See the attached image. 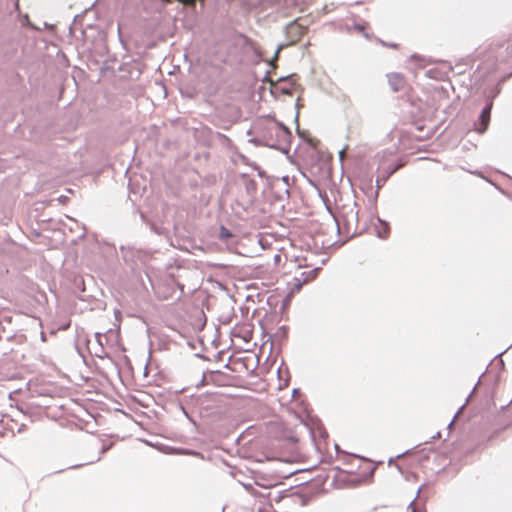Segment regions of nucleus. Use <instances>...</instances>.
Masks as SVG:
<instances>
[{"label": "nucleus", "instance_id": "nucleus-1", "mask_svg": "<svg viewBox=\"0 0 512 512\" xmlns=\"http://www.w3.org/2000/svg\"><path fill=\"white\" fill-rule=\"evenodd\" d=\"M388 79L393 91L397 92L403 89L405 85V79L401 74L392 73L388 76Z\"/></svg>", "mask_w": 512, "mask_h": 512}, {"label": "nucleus", "instance_id": "nucleus-2", "mask_svg": "<svg viewBox=\"0 0 512 512\" xmlns=\"http://www.w3.org/2000/svg\"><path fill=\"white\" fill-rule=\"evenodd\" d=\"M317 271H318V269L315 268V269H312L309 271L301 272L300 277L294 278V280L296 282L295 283L296 288L299 290L305 282L314 279L316 277Z\"/></svg>", "mask_w": 512, "mask_h": 512}, {"label": "nucleus", "instance_id": "nucleus-3", "mask_svg": "<svg viewBox=\"0 0 512 512\" xmlns=\"http://www.w3.org/2000/svg\"><path fill=\"white\" fill-rule=\"evenodd\" d=\"M490 112H491V104L487 105L481 111V114L479 116L480 124H479V127H477V130L480 133H483L488 127V123H489V119H490Z\"/></svg>", "mask_w": 512, "mask_h": 512}, {"label": "nucleus", "instance_id": "nucleus-4", "mask_svg": "<svg viewBox=\"0 0 512 512\" xmlns=\"http://www.w3.org/2000/svg\"><path fill=\"white\" fill-rule=\"evenodd\" d=\"M220 237L222 239H227V238L231 237V233L225 227H221V229H220Z\"/></svg>", "mask_w": 512, "mask_h": 512}, {"label": "nucleus", "instance_id": "nucleus-5", "mask_svg": "<svg viewBox=\"0 0 512 512\" xmlns=\"http://www.w3.org/2000/svg\"><path fill=\"white\" fill-rule=\"evenodd\" d=\"M380 226L383 228V233H381V232L378 230V235H379V237L384 238V237H386V235H387V229H388V227H387V224H386V223H383V222H381V221H380Z\"/></svg>", "mask_w": 512, "mask_h": 512}, {"label": "nucleus", "instance_id": "nucleus-6", "mask_svg": "<svg viewBox=\"0 0 512 512\" xmlns=\"http://www.w3.org/2000/svg\"><path fill=\"white\" fill-rule=\"evenodd\" d=\"M415 500H416V498H414V499L409 503V506H408V507H409V509H411V512H417V511H416V509H415V506H414V504H415Z\"/></svg>", "mask_w": 512, "mask_h": 512}, {"label": "nucleus", "instance_id": "nucleus-7", "mask_svg": "<svg viewBox=\"0 0 512 512\" xmlns=\"http://www.w3.org/2000/svg\"><path fill=\"white\" fill-rule=\"evenodd\" d=\"M356 29H357L358 31H363V26H361V25H356Z\"/></svg>", "mask_w": 512, "mask_h": 512}, {"label": "nucleus", "instance_id": "nucleus-8", "mask_svg": "<svg viewBox=\"0 0 512 512\" xmlns=\"http://www.w3.org/2000/svg\"><path fill=\"white\" fill-rule=\"evenodd\" d=\"M280 48H281V47H279V48L276 50L275 57H277V56H278V53H279Z\"/></svg>", "mask_w": 512, "mask_h": 512}, {"label": "nucleus", "instance_id": "nucleus-9", "mask_svg": "<svg viewBox=\"0 0 512 512\" xmlns=\"http://www.w3.org/2000/svg\"><path fill=\"white\" fill-rule=\"evenodd\" d=\"M343 154H344V152H343V151H340V158H342V157H343Z\"/></svg>", "mask_w": 512, "mask_h": 512}]
</instances>
